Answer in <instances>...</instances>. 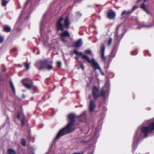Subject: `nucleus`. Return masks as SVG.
<instances>
[{
    "instance_id": "1",
    "label": "nucleus",
    "mask_w": 154,
    "mask_h": 154,
    "mask_svg": "<svg viewBox=\"0 0 154 154\" xmlns=\"http://www.w3.org/2000/svg\"><path fill=\"white\" fill-rule=\"evenodd\" d=\"M74 123L72 122H69L67 125L65 127L62 129L59 132L56 137V139H57L60 136L73 131L75 128L74 127Z\"/></svg>"
},
{
    "instance_id": "2",
    "label": "nucleus",
    "mask_w": 154,
    "mask_h": 154,
    "mask_svg": "<svg viewBox=\"0 0 154 154\" xmlns=\"http://www.w3.org/2000/svg\"><path fill=\"white\" fill-rule=\"evenodd\" d=\"M153 130H154V122L151 123L148 126L143 127L141 129L142 132L146 134Z\"/></svg>"
},
{
    "instance_id": "3",
    "label": "nucleus",
    "mask_w": 154,
    "mask_h": 154,
    "mask_svg": "<svg viewBox=\"0 0 154 154\" xmlns=\"http://www.w3.org/2000/svg\"><path fill=\"white\" fill-rule=\"evenodd\" d=\"M74 53L76 54L79 55V56H81L82 59L87 60L88 63H91L92 66L96 62L95 60L93 59H92L91 60H89L88 56L86 55L83 54L81 52H79L76 50H75Z\"/></svg>"
},
{
    "instance_id": "4",
    "label": "nucleus",
    "mask_w": 154,
    "mask_h": 154,
    "mask_svg": "<svg viewBox=\"0 0 154 154\" xmlns=\"http://www.w3.org/2000/svg\"><path fill=\"white\" fill-rule=\"evenodd\" d=\"M23 83L24 86L28 89L32 88V81L29 79H26L23 80Z\"/></svg>"
},
{
    "instance_id": "5",
    "label": "nucleus",
    "mask_w": 154,
    "mask_h": 154,
    "mask_svg": "<svg viewBox=\"0 0 154 154\" xmlns=\"http://www.w3.org/2000/svg\"><path fill=\"white\" fill-rule=\"evenodd\" d=\"M63 20V17H61L59 19L56 23V27L57 31L61 30L63 31L64 29V27L62 24V21Z\"/></svg>"
},
{
    "instance_id": "6",
    "label": "nucleus",
    "mask_w": 154,
    "mask_h": 154,
    "mask_svg": "<svg viewBox=\"0 0 154 154\" xmlns=\"http://www.w3.org/2000/svg\"><path fill=\"white\" fill-rule=\"evenodd\" d=\"M60 35L62 41L64 42H65L66 41V40L65 37L69 36L70 35L68 31H64L62 33L60 34Z\"/></svg>"
},
{
    "instance_id": "7",
    "label": "nucleus",
    "mask_w": 154,
    "mask_h": 154,
    "mask_svg": "<svg viewBox=\"0 0 154 154\" xmlns=\"http://www.w3.org/2000/svg\"><path fill=\"white\" fill-rule=\"evenodd\" d=\"M52 63L53 62L51 61L45 63L44 69H45L48 70L52 69H53Z\"/></svg>"
},
{
    "instance_id": "8",
    "label": "nucleus",
    "mask_w": 154,
    "mask_h": 154,
    "mask_svg": "<svg viewBox=\"0 0 154 154\" xmlns=\"http://www.w3.org/2000/svg\"><path fill=\"white\" fill-rule=\"evenodd\" d=\"M45 62L43 61H39L37 63L35 64L36 67L39 69H44Z\"/></svg>"
},
{
    "instance_id": "9",
    "label": "nucleus",
    "mask_w": 154,
    "mask_h": 154,
    "mask_svg": "<svg viewBox=\"0 0 154 154\" xmlns=\"http://www.w3.org/2000/svg\"><path fill=\"white\" fill-rule=\"evenodd\" d=\"M105 47L103 44L101 45L100 46L101 56L102 59L104 61L105 60V57L104 56Z\"/></svg>"
},
{
    "instance_id": "10",
    "label": "nucleus",
    "mask_w": 154,
    "mask_h": 154,
    "mask_svg": "<svg viewBox=\"0 0 154 154\" xmlns=\"http://www.w3.org/2000/svg\"><path fill=\"white\" fill-rule=\"evenodd\" d=\"M92 68H94L95 69H98L101 75H104V73L103 72L101 69L100 68V66H99L98 64L96 62L92 66Z\"/></svg>"
},
{
    "instance_id": "11",
    "label": "nucleus",
    "mask_w": 154,
    "mask_h": 154,
    "mask_svg": "<svg viewBox=\"0 0 154 154\" xmlns=\"http://www.w3.org/2000/svg\"><path fill=\"white\" fill-rule=\"evenodd\" d=\"M75 116L73 114H70L68 115V118L69 121V122L74 123Z\"/></svg>"
},
{
    "instance_id": "12",
    "label": "nucleus",
    "mask_w": 154,
    "mask_h": 154,
    "mask_svg": "<svg viewBox=\"0 0 154 154\" xmlns=\"http://www.w3.org/2000/svg\"><path fill=\"white\" fill-rule=\"evenodd\" d=\"M17 118L18 119H21V125L23 126L24 123V117L23 114L22 113H20L17 116Z\"/></svg>"
},
{
    "instance_id": "13",
    "label": "nucleus",
    "mask_w": 154,
    "mask_h": 154,
    "mask_svg": "<svg viewBox=\"0 0 154 154\" xmlns=\"http://www.w3.org/2000/svg\"><path fill=\"white\" fill-rule=\"evenodd\" d=\"M97 88L96 87H94L93 89L92 93L94 99L97 98L99 96L98 94L97 93Z\"/></svg>"
},
{
    "instance_id": "14",
    "label": "nucleus",
    "mask_w": 154,
    "mask_h": 154,
    "mask_svg": "<svg viewBox=\"0 0 154 154\" xmlns=\"http://www.w3.org/2000/svg\"><path fill=\"white\" fill-rule=\"evenodd\" d=\"M95 107L94 101L93 100H91L90 102L89 106V110L91 112H92L94 109Z\"/></svg>"
},
{
    "instance_id": "15",
    "label": "nucleus",
    "mask_w": 154,
    "mask_h": 154,
    "mask_svg": "<svg viewBox=\"0 0 154 154\" xmlns=\"http://www.w3.org/2000/svg\"><path fill=\"white\" fill-rule=\"evenodd\" d=\"M115 16V13L112 11H109L107 14L108 17L110 19H112L114 18Z\"/></svg>"
},
{
    "instance_id": "16",
    "label": "nucleus",
    "mask_w": 154,
    "mask_h": 154,
    "mask_svg": "<svg viewBox=\"0 0 154 154\" xmlns=\"http://www.w3.org/2000/svg\"><path fill=\"white\" fill-rule=\"evenodd\" d=\"M82 45V40L81 39H79L76 42L75 46L76 47L78 48Z\"/></svg>"
},
{
    "instance_id": "17",
    "label": "nucleus",
    "mask_w": 154,
    "mask_h": 154,
    "mask_svg": "<svg viewBox=\"0 0 154 154\" xmlns=\"http://www.w3.org/2000/svg\"><path fill=\"white\" fill-rule=\"evenodd\" d=\"M69 20L68 17H66L64 21V26L66 28H68L69 26Z\"/></svg>"
},
{
    "instance_id": "18",
    "label": "nucleus",
    "mask_w": 154,
    "mask_h": 154,
    "mask_svg": "<svg viewBox=\"0 0 154 154\" xmlns=\"http://www.w3.org/2000/svg\"><path fill=\"white\" fill-rule=\"evenodd\" d=\"M140 8H141L144 10L147 14L149 13L148 11L145 8V5L143 3L141 5H140Z\"/></svg>"
},
{
    "instance_id": "19",
    "label": "nucleus",
    "mask_w": 154,
    "mask_h": 154,
    "mask_svg": "<svg viewBox=\"0 0 154 154\" xmlns=\"http://www.w3.org/2000/svg\"><path fill=\"white\" fill-rule=\"evenodd\" d=\"M4 31H5L6 32H10L11 30V29L10 27L8 26H5L4 27Z\"/></svg>"
},
{
    "instance_id": "20",
    "label": "nucleus",
    "mask_w": 154,
    "mask_h": 154,
    "mask_svg": "<svg viewBox=\"0 0 154 154\" xmlns=\"http://www.w3.org/2000/svg\"><path fill=\"white\" fill-rule=\"evenodd\" d=\"M112 41V39L111 38H109L108 40L105 41V42L107 43V45L109 46L111 44Z\"/></svg>"
},
{
    "instance_id": "21",
    "label": "nucleus",
    "mask_w": 154,
    "mask_h": 154,
    "mask_svg": "<svg viewBox=\"0 0 154 154\" xmlns=\"http://www.w3.org/2000/svg\"><path fill=\"white\" fill-rule=\"evenodd\" d=\"M131 12V11H126L125 10L123 11L122 13V15H124L125 14H128L130 13Z\"/></svg>"
},
{
    "instance_id": "22",
    "label": "nucleus",
    "mask_w": 154,
    "mask_h": 154,
    "mask_svg": "<svg viewBox=\"0 0 154 154\" xmlns=\"http://www.w3.org/2000/svg\"><path fill=\"white\" fill-rule=\"evenodd\" d=\"M8 152L9 154H15L14 151L13 150L9 149L8 150Z\"/></svg>"
},
{
    "instance_id": "23",
    "label": "nucleus",
    "mask_w": 154,
    "mask_h": 154,
    "mask_svg": "<svg viewBox=\"0 0 154 154\" xmlns=\"http://www.w3.org/2000/svg\"><path fill=\"white\" fill-rule=\"evenodd\" d=\"M2 5L4 6H5L8 2V1L5 0H2Z\"/></svg>"
},
{
    "instance_id": "24",
    "label": "nucleus",
    "mask_w": 154,
    "mask_h": 154,
    "mask_svg": "<svg viewBox=\"0 0 154 154\" xmlns=\"http://www.w3.org/2000/svg\"><path fill=\"white\" fill-rule=\"evenodd\" d=\"M48 40V38L47 36H46L45 38H44L43 39V42L45 45H47L46 42Z\"/></svg>"
},
{
    "instance_id": "25",
    "label": "nucleus",
    "mask_w": 154,
    "mask_h": 154,
    "mask_svg": "<svg viewBox=\"0 0 154 154\" xmlns=\"http://www.w3.org/2000/svg\"><path fill=\"white\" fill-rule=\"evenodd\" d=\"M25 67L26 70H28L29 68V65L27 63H26L25 64Z\"/></svg>"
},
{
    "instance_id": "26",
    "label": "nucleus",
    "mask_w": 154,
    "mask_h": 154,
    "mask_svg": "<svg viewBox=\"0 0 154 154\" xmlns=\"http://www.w3.org/2000/svg\"><path fill=\"white\" fill-rule=\"evenodd\" d=\"M85 54H90L91 55H92V54L91 52V51L90 50H87L85 51Z\"/></svg>"
},
{
    "instance_id": "27",
    "label": "nucleus",
    "mask_w": 154,
    "mask_h": 154,
    "mask_svg": "<svg viewBox=\"0 0 154 154\" xmlns=\"http://www.w3.org/2000/svg\"><path fill=\"white\" fill-rule=\"evenodd\" d=\"M21 144L24 146H25V141L24 139H22L21 140Z\"/></svg>"
},
{
    "instance_id": "28",
    "label": "nucleus",
    "mask_w": 154,
    "mask_h": 154,
    "mask_svg": "<svg viewBox=\"0 0 154 154\" xmlns=\"http://www.w3.org/2000/svg\"><path fill=\"white\" fill-rule=\"evenodd\" d=\"M10 83H11V87L12 88L13 91H14V92L15 89H14V86L13 84L11 81Z\"/></svg>"
},
{
    "instance_id": "29",
    "label": "nucleus",
    "mask_w": 154,
    "mask_h": 154,
    "mask_svg": "<svg viewBox=\"0 0 154 154\" xmlns=\"http://www.w3.org/2000/svg\"><path fill=\"white\" fill-rule=\"evenodd\" d=\"M3 41V37L0 35V43H2Z\"/></svg>"
},
{
    "instance_id": "30",
    "label": "nucleus",
    "mask_w": 154,
    "mask_h": 154,
    "mask_svg": "<svg viewBox=\"0 0 154 154\" xmlns=\"http://www.w3.org/2000/svg\"><path fill=\"white\" fill-rule=\"evenodd\" d=\"M57 66L58 67H60L61 65V62L60 61H58L57 63Z\"/></svg>"
},
{
    "instance_id": "31",
    "label": "nucleus",
    "mask_w": 154,
    "mask_h": 154,
    "mask_svg": "<svg viewBox=\"0 0 154 154\" xmlns=\"http://www.w3.org/2000/svg\"><path fill=\"white\" fill-rule=\"evenodd\" d=\"M137 8V7L136 6H134L133 7V8L131 10V12H132L134 10H135Z\"/></svg>"
},
{
    "instance_id": "32",
    "label": "nucleus",
    "mask_w": 154,
    "mask_h": 154,
    "mask_svg": "<svg viewBox=\"0 0 154 154\" xmlns=\"http://www.w3.org/2000/svg\"><path fill=\"white\" fill-rule=\"evenodd\" d=\"M81 68L83 70H84V67L83 66V65L82 64H80Z\"/></svg>"
},
{
    "instance_id": "33",
    "label": "nucleus",
    "mask_w": 154,
    "mask_h": 154,
    "mask_svg": "<svg viewBox=\"0 0 154 154\" xmlns=\"http://www.w3.org/2000/svg\"><path fill=\"white\" fill-rule=\"evenodd\" d=\"M104 94V92L103 90H102L101 92V95L103 96Z\"/></svg>"
},
{
    "instance_id": "34",
    "label": "nucleus",
    "mask_w": 154,
    "mask_h": 154,
    "mask_svg": "<svg viewBox=\"0 0 154 154\" xmlns=\"http://www.w3.org/2000/svg\"><path fill=\"white\" fill-rule=\"evenodd\" d=\"M77 56H76V57H75V59H76L77 60L78 59L79 57H80V56H79V55H77Z\"/></svg>"
},
{
    "instance_id": "35",
    "label": "nucleus",
    "mask_w": 154,
    "mask_h": 154,
    "mask_svg": "<svg viewBox=\"0 0 154 154\" xmlns=\"http://www.w3.org/2000/svg\"><path fill=\"white\" fill-rule=\"evenodd\" d=\"M73 154H83V153H79V152H76L73 153Z\"/></svg>"
},
{
    "instance_id": "36",
    "label": "nucleus",
    "mask_w": 154,
    "mask_h": 154,
    "mask_svg": "<svg viewBox=\"0 0 154 154\" xmlns=\"http://www.w3.org/2000/svg\"><path fill=\"white\" fill-rule=\"evenodd\" d=\"M141 0H138L137 1V3H138V2H140Z\"/></svg>"
},
{
    "instance_id": "37",
    "label": "nucleus",
    "mask_w": 154,
    "mask_h": 154,
    "mask_svg": "<svg viewBox=\"0 0 154 154\" xmlns=\"http://www.w3.org/2000/svg\"><path fill=\"white\" fill-rule=\"evenodd\" d=\"M19 67H22V65H19Z\"/></svg>"
},
{
    "instance_id": "38",
    "label": "nucleus",
    "mask_w": 154,
    "mask_h": 154,
    "mask_svg": "<svg viewBox=\"0 0 154 154\" xmlns=\"http://www.w3.org/2000/svg\"><path fill=\"white\" fill-rule=\"evenodd\" d=\"M146 136H146V135H144V137H146Z\"/></svg>"
},
{
    "instance_id": "39",
    "label": "nucleus",
    "mask_w": 154,
    "mask_h": 154,
    "mask_svg": "<svg viewBox=\"0 0 154 154\" xmlns=\"http://www.w3.org/2000/svg\"><path fill=\"white\" fill-rule=\"evenodd\" d=\"M146 1V0H143L144 2H145Z\"/></svg>"
},
{
    "instance_id": "40",
    "label": "nucleus",
    "mask_w": 154,
    "mask_h": 154,
    "mask_svg": "<svg viewBox=\"0 0 154 154\" xmlns=\"http://www.w3.org/2000/svg\"><path fill=\"white\" fill-rule=\"evenodd\" d=\"M79 15H81V14L80 13H79Z\"/></svg>"
},
{
    "instance_id": "41",
    "label": "nucleus",
    "mask_w": 154,
    "mask_h": 154,
    "mask_svg": "<svg viewBox=\"0 0 154 154\" xmlns=\"http://www.w3.org/2000/svg\"><path fill=\"white\" fill-rule=\"evenodd\" d=\"M137 134V132H136V134H135V135Z\"/></svg>"
},
{
    "instance_id": "42",
    "label": "nucleus",
    "mask_w": 154,
    "mask_h": 154,
    "mask_svg": "<svg viewBox=\"0 0 154 154\" xmlns=\"http://www.w3.org/2000/svg\"><path fill=\"white\" fill-rule=\"evenodd\" d=\"M116 35H117V32H116Z\"/></svg>"
},
{
    "instance_id": "43",
    "label": "nucleus",
    "mask_w": 154,
    "mask_h": 154,
    "mask_svg": "<svg viewBox=\"0 0 154 154\" xmlns=\"http://www.w3.org/2000/svg\"><path fill=\"white\" fill-rule=\"evenodd\" d=\"M79 69V67H78V69Z\"/></svg>"
}]
</instances>
